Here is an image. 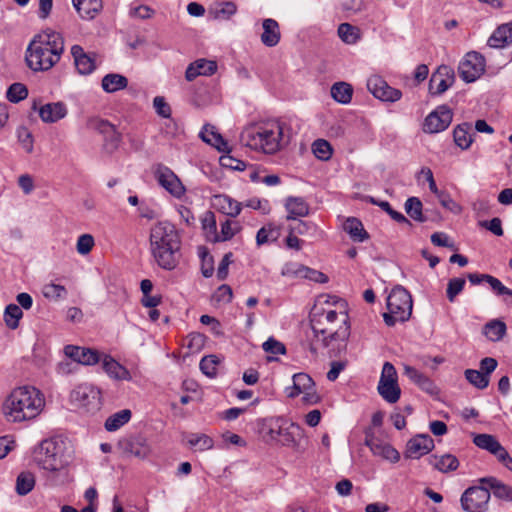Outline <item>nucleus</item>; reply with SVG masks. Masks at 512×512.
<instances>
[{"instance_id": "nucleus-1", "label": "nucleus", "mask_w": 512, "mask_h": 512, "mask_svg": "<svg viewBox=\"0 0 512 512\" xmlns=\"http://www.w3.org/2000/svg\"><path fill=\"white\" fill-rule=\"evenodd\" d=\"M150 251L159 267L174 270L181 259V235L174 224L159 221L150 229Z\"/></svg>"}, {"instance_id": "nucleus-2", "label": "nucleus", "mask_w": 512, "mask_h": 512, "mask_svg": "<svg viewBox=\"0 0 512 512\" xmlns=\"http://www.w3.org/2000/svg\"><path fill=\"white\" fill-rule=\"evenodd\" d=\"M64 52L63 36L46 29L34 36L26 50V62L33 71H48L55 66Z\"/></svg>"}, {"instance_id": "nucleus-3", "label": "nucleus", "mask_w": 512, "mask_h": 512, "mask_svg": "<svg viewBox=\"0 0 512 512\" xmlns=\"http://www.w3.org/2000/svg\"><path fill=\"white\" fill-rule=\"evenodd\" d=\"M45 406L40 390L33 386L15 388L2 405L4 417L9 422H22L36 418Z\"/></svg>"}, {"instance_id": "nucleus-4", "label": "nucleus", "mask_w": 512, "mask_h": 512, "mask_svg": "<svg viewBox=\"0 0 512 512\" xmlns=\"http://www.w3.org/2000/svg\"><path fill=\"white\" fill-rule=\"evenodd\" d=\"M314 337L328 347L333 341H345L350 335L349 317L346 311L329 310L315 313L310 319Z\"/></svg>"}, {"instance_id": "nucleus-5", "label": "nucleus", "mask_w": 512, "mask_h": 512, "mask_svg": "<svg viewBox=\"0 0 512 512\" xmlns=\"http://www.w3.org/2000/svg\"><path fill=\"white\" fill-rule=\"evenodd\" d=\"M240 139L251 149L274 154L281 149L283 127L278 121L252 125L242 131Z\"/></svg>"}, {"instance_id": "nucleus-6", "label": "nucleus", "mask_w": 512, "mask_h": 512, "mask_svg": "<svg viewBox=\"0 0 512 512\" xmlns=\"http://www.w3.org/2000/svg\"><path fill=\"white\" fill-rule=\"evenodd\" d=\"M33 459L41 469L53 473L68 464L64 458V442L57 437L42 440L34 449Z\"/></svg>"}, {"instance_id": "nucleus-7", "label": "nucleus", "mask_w": 512, "mask_h": 512, "mask_svg": "<svg viewBox=\"0 0 512 512\" xmlns=\"http://www.w3.org/2000/svg\"><path fill=\"white\" fill-rule=\"evenodd\" d=\"M413 301L411 294L401 285L395 286L387 297L388 312L383 314L387 326L409 320L412 314Z\"/></svg>"}, {"instance_id": "nucleus-8", "label": "nucleus", "mask_w": 512, "mask_h": 512, "mask_svg": "<svg viewBox=\"0 0 512 512\" xmlns=\"http://www.w3.org/2000/svg\"><path fill=\"white\" fill-rule=\"evenodd\" d=\"M264 428L272 440L281 443L284 446L295 444V434L299 433L300 427L294 423H289L283 418H270L265 421Z\"/></svg>"}, {"instance_id": "nucleus-9", "label": "nucleus", "mask_w": 512, "mask_h": 512, "mask_svg": "<svg viewBox=\"0 0 512 512\" xmlns=\"http://www.w3.org/2000/svg\"><path fill=\"white\" fill-rule=\"evenodd\" d=\"M377 391L390 404H394L400 399L401 389L397 383V372L390 362H385L382 367Z\"/></svg>"}, {"instance_id": "nucleus-10", "label": "nucleus", "mask_w": 512, "mask_h": 512, "mask_svg": "<svg viewBox=\"0 0 512 512\" xmlns=\"http://www.w3.org/2000/svg\"><path fill=\"white\" fill-rule=\"evenodd\" d=\"M71 401L87 412L99 411L102 405L101 391L92 384H80L71 392Z\"/></svg>"}, {"instance_id": "nucleus-11", "label": "nucleus", "mask_w": 512, "mask_h": 512, "mask_svg": "<svg viewBox=\"0 0 512 512\" xmlns=\"http://www.w3.org/2000/svg\"><path fill=\"white\" fill-rule=\"evenodd\" d=\"M484 71L485 59L476 51L468 52L458 66L459 76L466 83L476 81Z\"/></svg>"}, {"instance_id": "nucleus-12", "label": "nucleus", "mask_w": 512, "mask_h": 512, "mask_svg": "<svg viewBox=\"0 0 512 512\" xmlns=\"http://www.w3.org/2000/svg\"><path fill=\"white\" fill-rule=\"evenodd\" d=\"M490 499V491L487 488L473 486L467 488L460 498L461 507L467 512H483L486 510Z\"/></svg>"}, {"instance_id": "nucleus-13", "label": "nucleus", "mask_w": 512, "mask_h": 512, "mask_svg": "<svg viewBox=\"0 0 512 512\" xmlns=\"http://www.w3.org/2000/svg\"><path fill=\"white\" fill-rule=\"evenodd\" d=\"M154 176L158 184L175 198H181L185 194V187L178 176L167 166L157 164Z\"/></svg>"}, {"instance_id": "nucleus-14", "label": "nucleus", "mask_w": 512, "mask_h": 512, "mask_svg": "<svg viewBox=\"0 0 512 512\" xmlns=\"http://www.w3.org/2000/svg\"><path fill=\"white\" fill-rule=\"evenodd\" d=\"M453 113L446 105L439 106L432 111L424 120L423 131L426 133H439L444 131L452 122Z\"/></svg>"}, {"instance_id": "nucleus-15", "label": "nucleus", "mask_w": 512, "mask_h": 512, "mask_svg": "<svg viewBox=\"0 0 512 512\" xmlns=\"http://www.w3.org/2000/svg\"><path fill=\"white\" fill-rule=\"evenodd\" d=\"M364 444L369 447L375 456H380L391 463H397L400 460V453L390 444L383 443L377 439L371 428L365 430Z\"/></svg>"}, {"instance_id": "nucleus-16", "label": "nucleus", "mask_w": 512, "mask_h": 512, "mask_svg": "<svg viewBox=\"0 0 512 512\" xmlns=\"http://www.w3.org/2000/svg\"><path fill=\"white\" fill-rule=\"evenodd\" d=\"M367 88L373 96L381 101L396 102L401 99L402 92L393 88L380 76H372L367 80Z\"/></svg>"}, {"instance_id": "nucleus-17", "label": "nucleus", "mask_w": 512, "mask_h": 512, "mask_svg": "<svg viewBox=\"0 0 512 512\" xmlns=\"http://www.w3.org/2000/svg\"><path fill=\"white\" fill-rule=\"evenodd\" d=\"M454 82V70L450 66L441 65L430 78L429 92L431 95H441L448 90Z\"/></svg>"}, {"instance_id": "nucleus-18", "label": "nucleus", "mask_w": 512, "mask_h": 512, "mask_svg": "<svg viewBox=\"0 0 512 512\" xmlns=\"http://www.w3.org/2000/svg\"><path fill=\"white\" fill-rule=\"evenodd\" d=\"M433 448V439L427 434H420L407 442L405 457L419 459L421 456L430 453Z\"/></svg>"}, {"instance_id": "nucleus-19", "label": "nucleus", "mask_w": 512, "mask_h": 512, "mask_svg": "<svg viewBox=\"0 0 512 512\" xmlns=\"http://www.w3.org/2000/svg\"><path fill=\"white\" fill-rule=\"evenodd\" d=\"M64 352L69 358L83 365H94L101 360L98 351L91 348L67 345Z\"/></svg>"}, {"instance_id": "nucleus-20", "label": "nucleus", "mask_w": 512, "mask_h": 512, "mask_svg": "<svg viewBox=\"0 0 512 512\" xmlns=\"http://www.w3.org/2000/svg\"><path fill=\"white\" fill-rule=\"evenodd\" d=\"M71 55L79 74L89 75L96 69L95 59L87 54L82 46L77 44L73 45L71 47Z\"/></svg>"}, {"instance_id": "nucleus-21", "label": "nucleus", "mask_w": 512, "mask_h": 512, "mask_svg": "<svg viewBox=\"0 0 512 512\" xmlns=\"http://www.w3.org/2000/svg\"><path fill=\"white\" fill-rule=\"evenodd\" d=\"M217 71V63L204 58L190 63L185 71L187 81H193L198 76H211Z\"/></svg>"}, {"instance_id": "nucleus-22", "label": "nucleus", "mask_w": 512, "mask_h": 512, "mask_svg": "<svg viewBox=\"0 0 512 512\" xmlns=\"http://www.w3.org/2000/svg\"><path fill=\"white\" fill-rule=\"evenodd\" d=\"M263 32L260 36L264 46L272 48L279 44L281 40V31L279 23L272 18H266L262 21Z\"/></svg>"}, {"instance_id": "nucleus-23", "label": "nucleus", "mask_w": 512, "mask_h": 512, "mask_svg": "<svg viewBox=\"0 0 512 512\" xmlns=\"http://www.w3.org/2000/svg\"><path fill=\"white\" fill-rule=\"evenodd\" d=\"M512 44V22L500 25L489 37L487 45L491 48H504Z\"/></svg>"}, {"instance_id": "nucleus-24", "label": "nucleus", "mask_w": 512, "mask_h": 512, "mask_svg": "<svg viewBox=\"0 0 512 512\" xmlns=\"http://www.w3.org/2000/svg\"><path fill=\"white\" fill-rule=\"evenodd\" d=\"M404 373L413 383H415L423 391L431 395L436 394L438 392V388L434 384V382L428 376H426L416 368L411 366H405Z\"/></svg>"}, {"instance_id": "nucleus-25", "label": "nucleus", "mask_w": 512, "mask_h": 512, "mask_svg": "<svg viewBox=\"0 0 512 512\" xmlns=\"http://www.w3.org/2000/svg\"><path fill=\"white\" fill-rule=\"evenodd\" d=\"M103 370L115 380H131L130 372L110 355H104L100 360Z\"/></svg>"}, {"instance_id": "nucleus-26", "label": "nucleus", "mask_w": 512, "mask_h": 512, "mask_svg": "<svg viewBox=\"0 0 512 512\" xmlns=\"http://www.w3.org/2000/svg\"><path fill=\"white\" fill-rule=\"evenodd\" d=\"M67 115L66 105L62 102L47 103L39 109V116L46 123H54Z\"/></svg>"}, {"instance_id": "nucleus-27", "label": "nucleus", "mask_w": 512, "mask_h": 512, "mask_svg": "<svg viewBox=\"0 0 512 512\" xmlns=\"http://www.w3.org/2000/svg\"><path fill=\"white\" fill-rule=\"evenodd\" d=\"M73 6L80 17L86 20L94 19L102 10V0H72Z\"/></svg>"}, {"instance_id": "nucleus-28", "label": "nucleus", "mask_w": 512, "mask_h": 512, "mask_svg": "<svg viewBox=\"0 0 512 512\" xmlns=\"http://www.w3.org/2000/svg\"><path fill=\"white\" fill-rule=\"evenodd\" d=\"M285 208L288 212L287 220H295L309 214V205L302 197L289 196L285 200Z\"/></svg>"}, {"instance_id": "nucleus-29", "label": "nucleus", "mask_w": 512, "mask_h": 512, "mask_svg": "<svg viewBox=\"0 0 512 512\" xmlns=\"http://www.w3.org/2000/svg\"><path fill=\"white\" fill-rule=\"evenodd\" d=\"M200 138L207 144L215 147L219 152H229L228 143L222 135L215 130L214 126L205 125L200 132Z\"/></svg>"}, {"instance_id": "nucleus-30", "label": "nucleus", "mask_w": 512, "mask_h": 512, "mask_svg": "<svg viewBox=\"0 0 512 512\" xmlns=\"http://www.w3.org/2000/svg\"><path fill=\"white\" fill-rule=\"evenodd\" d=\"M428 460L433 468L442 473L453 472L458 469L460 464L457 457L449 453L441 456L431 455Z\"/></svg>"}, {"instance_id": "nucleus-31", "label": "nucleus", "mask_w": 512, "mask_h": 512, "mask_svg": "<svg viewBox=\"0 0 512 512\" xmlns=\"http://www.w3.org/2000/svg\"><path fill=\"white\" fill-rule=\"evenodd\" d=\"M343 229L355 242H363L369 238V234L364 229L362 222L355 217L347 218L344 222Z\"/></svg>"}, {"instance_id": "nucleus-32", "label": "nucleus", "mask_w": 512, "mask_h": 512, "mask_svg": "<svg viewBox=\"0 0 512 512\" xmlns=\"http://www.w3.org/2000/svg\"><path fill=\"white\" fill-rule=\"evenodd\" d=\"M128 85V79L120 74L110 73L102 78V89L107 93H114L125 89Z\"/></svg>"}, {"instance_id": "nucleus-33", "label": "nucleus", "mask_w": 512, "mask_h": 512, "mask_svg": "<svg viewBox=\"0 0 512 512\" xmlns=\"http://www.w3.org/2000/svg\"><path fill=\"white\" fill-rule=\"evenodd\" d=\"M470 131L471 125L469 123H461L457 125L453 130L454 142L462 150L468 149L473 142Z\"/></svg>"}, {"instance_id": "nucleus-34", "label": "nucleus", "mask_w": 512, "mask_h": 512, "mask_svg": "<svg viewBox=\"0 0 512 512\" xmlns=\"http://www.w3.org/2000/svg\"><path fill=\"white\" fill-rule=\"evenodd\" d=\"M405 212L414 221L424 223L428 220L423 214V204L418 197H409L404 204Z\"/></svg>"}, {"instance_id": "nucleus-35", "label": "nucleus", "mask_w": 512, "mask_h": 512, "mask_svg": "<svg viewBox=\"0 0 512 512\" xmlns=\"http://www.w3.org/2000/svg\"><path fill=\"white\" fill-rule=\"evenodd\" d=\"M315 383L313 379L306 373H296L293 375V389L295 393H288V396L294 398L299 394L313 390Z\"/></svg>"}, {"instance_id": "nucleus-36", "label": "nucleus", "mask_w": 512, "mask_h": 512, "mask_svg": "<svg viewBox=\"0 0 512 512\" xmlns=\"http://www.w3.org/2000/svg\"><path fill=\"white\" fill-rule=\"evenodd\" d=\"M131 416L132 413L129 409L120 410L106 419L104 427L109 432L116 431L128 423L131 419Z\"/></svg>"}, {"instance_id": "nucleus-37", "label": "nucleus", "mask_w": 512, "mask_h": 512, "mask_svg": "<svg viewBox=\"0 0 512 512\" xmlns=\"http://www.w3.org/2000/svg\"><path fill=\"white\" fill-rule=\"evenodd\" d=\"M352 95L353 88L346 82H337L331 87L332 98L341 104H348L352 99Z\"/></svg>"}, {"instance_id": "nucleus-38", "label": "nucleus", "mask_w": 512, "mask_h": 512, "mask_svg": "<svg viewBox=\"0 0 512 512\" xmlns=\"http://www.w3.org/2000/svg\"><path fill=\"white\" fill-rule=\"evenodd\" d=\"M483 333L491 341H500L506 334V324L501 320H492L485 324Z\"/></svg>"}, {"instance_id": "nucleus-39", "label": "nucleus", "mask_w": 512, "mask_h": 512, "mask_svg": "<svg viewBox=\"0 0 512 512\" xmlns=\"http://www.w3.org/2000/svg\"><path fill=\"white\" fill-rule=\"evenodd\" d=\"M215 200L220 205L222 212L231 217L238 216L242 210V203L232 199L229 196L218 195L215 196Z\"/></svg>"}, {"instance_id": "nucleus-40", "label": "nucleus", "mask_w": 512, "mask_h": 512, "mask_svg": "<svg viewBox=\"0 0 512 512\" xmlns=\"http://www.w3.org/2000/svg\"><path fill=\"white\" fill-rule=\"evenodd\" d=\"M473 443L481 448L489 451L491 454H495L497 450L502 446L501 443L490 434H477L473 439Z\"/></svg>"}, {"instance_id": "nucleus-41", "label": "nucleus", "mask_w": 512, "mask_h": 512, "mask_svg": "<svg viewBox=\"0 0 512 512\" xmlns=\"http://www.w3.org/2000/svg\"><path fill=\"white\" fill-rule=\"evenodd\" d=\"M35 486V477L31 472H22L16 479V492L21 495H27Z\"/></svg>"}, {"instance_id": "nucleus-42", "label": "nucleus", "mask_w": 512, "mask_h": 512, "mask_svg": "<svg viewBox=\"0 0 512 512\" xmlns=\"http://www.w3.org/2000/svg\"><path fill=\"white\" fill-rule=\"evenodd\" d=\"M23 312L19 305L9 304L4 312V322L10 329H16L19 326V320L22 318Z\"/></svg>"}, {"instance_id": "nucleus-43", "label": "nucleus", "mask_w": 512, "mask_h": 512, "mask_svg": "<svg viewBox=\"0 0 512 512\" xmlns=\"http://www.w3.org/2000/svg\"><path fill=\"white\" fill-rule=\"evenodd\" d=\"M371 203L374 204V205L379 206L395 222H397L399 224H405V225H408L410 227L412 226V223L410 222V220L406 216H404V214H402L401 212H398V211L394 210L391 207L389 202H387V201H378V200H375L374 198H371Z\"/></svg>"}, {"instance_id": "nucleus-44", "label": "nucleus", "mask_w": 512, "mask_h": 512, "mask_svg": "<svg viewBox=\"0 0 512 512\" xmlns=\"http://www.w3.org/2000/svg\"><path fill=\"white\" fill-rule=\"evenodd\" d=\"M312 151L316 158L322 161H327L332 156V146L324 139H317L312 144Z\"/></svg>"}, {"instance_id": "nucleus-45", "label": "nucleus", "mask_w": 512, "mask_h": 512, "mask_svg": "<svg viewBox=\"0 0 512 512\" xmlns=\"http://www.w3.org/2000/svg\"><path fill=\"white\" fill-rule=\"evenodd\" d=\"M338 36L343 42L354 44L359 39V30L349 23H342L338 27Z\"/></svg>"}, {"instance_id": "nucleus-46", "label": "nucleus", "mask_w": 512, "mask_h": 512, "mask_svg": "<svg viewBox=\"0 0 512 512\" xmlns=\"http://www.w3.org/2000/svg\"><path fill=\"white\" fill-rule=\"evenodd\" d=\"M464 374L467 381L478 389H485L489 385V377L479 370L466 369Z\"/></svg>"}, {"instance_id": "nucleus-47", "label": "nucleus", "mask_w": 512, "mask_h": 512, "mask_svg": "<svg viewBox=\"0 0 512 512\" xmlns=\"http://www.w3.org/2000/svg\"><path fill=\"white\" fill-rule=\"evenodd\" d=\"M96 128L100 131V133L104 134L106 138H109L114 146H117L121 141V134L116 131L115 126L109 121L99 120L97 122Z\"/></svg>"}, {"instance_id": "nucleus-48", "label": "nucleus", "mask_w": 512, "mask_h": 512, "mask_svg": "<svg viewBox=\"0 0 512 512\" xmlns=\"http://www.w3.org/2000/svg\"><path fill=\"white\" fill-rule=\"evenodd\" d=\"M191 447H197L199 451L212 449L214 446L213 439L206 434H191L188 439Z\"/></svg>"}, {"instance_id": "nucleus-49", "label": "nucleus", "mask_w": 512, "mask_h": 512, "mask_svg": "<svg viewBox=\"0 0 512 512\" xmlns=\"http://www.w3.org/2000/svg\"><path fill=\"white\" fill-rule=\"evenodd\" d=\"M219 365V359L215 355L204 356L199 364L200 370L206 376L212 378L217 375V366Z\"/></svg>"}, {"instance_id": "nucleus-50", "label": "nucleus", "mask_w": 512, "mask_h": 512, "mask_svg": "<svg viewBox=\"0 0 512 512\" xmlns=\"http://www.w3.org/2000/svg\"><path fill=\"white\" fill-rule=\"evenodd\" d=\"M28 96V90L22 83H13L6 92L7 99L12 103H18Z\"/></svg>"}, {"instance_id": "nucleus-51", "label": "nucleus", "mask_w": 512, "mask_h": 512, "mask_svg": "<svg viewBox=\"0 0 512 512\" xmlns=\"http://www.w3.org/2000/svg\"><path fill=\"white\" fill-rule=\"evenodd\" d=\"M67 290L64 286L54 283L46 284L43 287V295L47 299L59 300L66 296Z\"/></svg>"}, {"instance_id": "nucleus-52", "label": "nucleus", "mask_w": 512, "mask_h": 512, "mask_svg": "<svg viewBox=\"0 0 512 512\" xmlns=\"http://www.w3.org/2000/svg\"><path fill=\"white\" fill-rule=\"evenodd\" d=\"M237 11V7L233 2H222L214 9L215 18L227 20Z\"/></svg>"}, {"instance_id": "nucleus-53", "label": "nucleus", "mask_w": 512, "mask_h": 512, "mask_svg": "<svg viewBox=\"0 0 512 512\" xmlns=\"http://www.w3.org/2000/svg\"><path fill=\"white\" fill-rule=\"evenodd\" d=\"M278 237V232L276 229L269 225L268 227H262L258 230L256 235V242L258 246L268 243L269 241H274Z\"/></svg>"}, {"instance_id": "nucleus-54", "label": "nucleus", "mask_w": 512, "mask_h": 512, "mask_svg": "<svg viewBox=\"0 0 512 512\" xmlns=\"http://www.w3.org/2000/svg\"><path fill=\"white\" fill-rule=\"evenodd\" d=\"M239 228H233L232 222L230 220H225L221 223V231L220 234H216L214 237V242H224L228 241L238 232Z\"/></svg>"}, {"instance_id": "nucleus-55", "label": "nucleus", "mask_w": 512, "mask_h": 512, "mask_svg": "<svg viewBox=\"0 0 512 512\" xmlns=\"http://www.w3.org/2000/svg\"><path fill=\"white\" fill-rule=\"evenodd\" d=\"M233 297L232 288L227 284H222L217 288L212 296V300L216 303H230Z\"/></svg>"}, {"instance_id": "nucleus-56", "label": "nucleus", "mask_w": 512, "mask_h": 512, "mask_svg": "<svg viewBox=\"0 0 512 512\" xmlns=\"http://www.w3.org/2000/svg\"><path fill=\"white\" fill-rule=\"evenodd\" d=\"M465 285L464 278H452L447 284V298L450 302H454L456 296L463 290Z\"/></svg>"}, {"instance_id": "nucleus-57", "label": "nucleus", "mask_w": 512, "mask_h": 512, "mask_svg": "<svg viewBox=\"0 0 512 512\" xmlns=\"http://www.w3.org/2000/svg\"><path fill=\"white\" fill-rule=\"evenodd\" d=\"M201 257V273L205 278H209L214 272V260L213 257L204 249L200 253Z\"/></svg>"}, {"instance_id": "nucleus-58", "label": "nucleus", "mask_w": 512, "mask_h": 512, "mask_svg": "<svg viewBox=\"0 0 512 512\" xmlns=\"http://www.w3.org/2000/svg\"><path fill=\"white\" fill-rule=\"evenodd\" d=\"M94 246V238L90 234L81 235L76 244L77 252L81 255L88 254Z\"/></svg>"}, {"instance_id": "nucleus-59", "label": "nucleus", "mask_w": 512, "mask_h": 512, "mask_svg": "<svg viewBox=\"0 0 512 512\" xmlns=\"http://www.w3.org/2000/svg\"><path fill=\"white\" fill-rule=\"evenodd\" d=\"M262 347L265 352L270 354L283 355L286 353L285 345L273 337L268 338V340L263 343Z\"/></svg>"}, {"instance_id": "nucleus-60", "label": "nucleus", "mask_w": 512, "mask_h": 512, "mask_svg": "<svg viewBox=\"0 0 512 512\" xmlns=\"http://www.w3.org/2000/svg\"><path fill=\"white\" fill-rule=\"evenodd\" d=\"M153 106L157 112V114L163 118H170L171 116V107L165 101L164 97L156 96L153 100Z\"/></svg>"}, {"instance_id": "nucleus-61", "label": "nucleus", "mask_w": 512, "mask_h": 512, "mask_svg": "<svg viewBox=\"0 0 512 512\" xmlns=\"http://www.w3.org/2000/svg\"><path fill=\"white\" fill-rule=\"evenodd\" d=\"M487 283L490 285L491 289L496 293V295L512 296V290L504 286L498 278L490 275V277L487 278Z\"/></svg>"}, {"instance_id": "nucleus-62", "label": "nucleus", "mask_w": 512, "mask_h": 512, "mask_svg": "<svg viewBox=\"0 0 512 512\" xmlns=\"http://www.w3.org/2000/svg\"><path fill=\"white\" fill-rule=\"evenodd\" d=\"M232 257H233L232 252H228V253L224 254V256L218 266V269H217V278L220 281H223L227 278L228 267L232 263Z\"/></svg>"}, {"instance_id": "nucleus-63", "label": "nucleus", "mask_w": 512, "mask_h": 512, "mask_svg": "<svg viewBox=\"0 0 512 512\" xmlns=\"http://www.w3.org/2000/svg\"><path fill=\"white\" fill-rule=\"evenodd\" d=\"M480 225L491 231L496 236H502L504 233L502 228V221L498 217L492 218L489 221H482L480 222Z\"/></svg>"}, {"instance_id": "nucleus-64", "label": "nucleus", "mask_w": 512, "mask_h": 512, "mask_svg": "<svg viewBox=\"0 0 512 512\" xmlns=\"http://www.w3.org/2000/svg\"><path fill=\"white\" fill-rule=\"evenodd\" d=\"M493 495L505 501H512V487L501 482L495 487Z\"/></svg>"}]
</instances>
